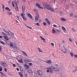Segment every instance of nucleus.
Segmentation results:
<instances>
[{"mask_svg": "<svg viewBox=\"0 0 77 77\" xmlns=\"http://www.w3.org/2000/svg\"><path fill=\"white\" fill-rule=\"evenodd\" d=\"M43 6L44 8H47L48 10H50V11H51V12H53L54 11L53 8L49 5L44 4L43 5Z\"/></svg>", "mask_w": 77, "mask_h": 77, "instance_id": "nucleus-1", "label": "nucleus"}, {"mask_svg": "<svg viewBox=\"0 0 77 77\" xmlns=\"http://www.w3.org/2000/svg\"><path fill=\"white\" fill-rule=\"evenodd\" d=\"M47 69H49L50 70V72H53V71H58L59 70V69L57 67H55L54 66H52L48 68Z\"/></svg>", "mask_w": 77, "mask_h": 77, "instance_id": "nucleus-2", "label": "nucleus"}, {"mask_svg": "<svg viewBox=\"0 0 77 77\" xmlns=\"http://www.w3.org/2000/svg\"><path fill=\"white\" fill-rule=\"evenodd\" d=\"M68 50L64 46L61 47V51H62L63 53H66Z\"/></svg>", "mask_w": 77, "mask_h": 77, "instance_id": "nucleus-3", "label": "nucleus"}, {"mask_svg": "<svg viewBox=\"0 0 77 77\" xmlns=\"http://www.w3.org/2000/svg\"><path fill=\"white\" fill-rule=\"evenodd\" d=\"M25 15H26L24 13H21L20 14V16L22 17L23 20H27V18H26V17L24 16Z\"/></svg>", "mask_w": 77, "mask_h": 77, "instance_id": "nucleus-4", "label": "nucleus"}, {"mask_svg": "<svg viewBox=\"0 0 77 77\" xmlns=\"http://www.w3.org/2000/svg\"><path fill=\"white\" fill-rule=\"evenodd\" d=\"M24 61L26 63H27V62H32V60L30 59H25L24 60Z\"/></svg>", "mask_w": 77, "mask_h": 77, "instance_id": "nucleus-5", "label": "nucleus"}, {"mask_svg": "<svg viewBox=\"0 0 77 77\" xmlns=\"http://www.w3.org/2000/svg\"><path fill=\"white\" fill-rule=\"evenodd\" d=\"M0 64L4 66H5L7 65V64H6V63L5 62H4L2 61L0 62Z\"/></svg>", "mask_w": 77, "mask_h": 77, "instance_id": "nucleus-6", "label": "nucleus"}, {"mask_svg": "<svg viewBox=\"0 0 77 77\" xmlns=\"http://www.w3.org/2000/svg\"><path fill=\"white\" fill-rule=\"evenodd\" d=\"M64 33H66V28L64 26H62L61 27Z\"/></svg>", "mask_w": 77, "mask_h": 77, "instance_id": "nucleus-7", "label": "nucleus"}, {"mask_svg": "<svg viewBox=\"0 0 77 77\" xmlns=\"http://www.w3.org/2000/svg\"><path fill=\"white\" fill-rule=\"evenodd\" d=\"M35 6L38 7V8H39L40 9H43V8L41 7V6H40V5H39V4H38V3H36Z\"/></svg>", "mask_w": 77, "mask_h": 77, "instance_id": "nucleus-8", "label": "nucleus"}, {"mask_svg": "<svg viewBox=\"0 0 77 77\" xmlns=\"http://www.w3.org/2000/svg\"><path fill=\"white\" fill-rule=\"evenodd\" d=\"M38 74L39 75H41L42 74V72L40 70L37 71Z\"/></svg>", "mask_w": 77, "mask_h": 77, "instance_id": "nucleus-9", "label": "nucleus"}, {"mask_svg": "<svg viewBox=\"0 0 77 77\" xmlns=\"http://www.w3.org/2000/svg\"><path fill=\"white\" fill-rule=\"evenodd\" d=\"M38 50L39 53H43V51H42L41 48H38Z\"/></svg>", "mask_w": 77, "mask_h": 77, "instance_id": "nucleus-10", "label": "nucleus"}, {"mask_svg": "<svg viewBox=\"0 0 77 77\" xmlns=\"http://www.w3.org/2000/svg\"><path fill=\"white\" fill-rule=\"evenodd\" d=\"M39 18V14H38L35 17V21H37Z\"/></svg>", "mask_w": 77, "mask_h": 77, "instance_id": "nucleus-11", "label": "nucleus"}, {"mask_svg": "<svg viewBox=\"0 0 77 77\" xmlns=\"http://www.w3.org/2000/svg\"><path fill=\"white\" fill-rule=\"evenodd\" d=\"M15 6L16 7L15 8V9L16 11H18V6L17 3H15Z\"/></svg>", "mask_w": 77, "mask_h": 77, "instance_id": "nucleus-12", "label": "nucleus"}, {"mask_svg": "<svg viewBox=\"0 0 77 77\" xmlns=\"http://www.w3.org/2000/svg\"><path fill=\"white\" fill-rule=\"evenodd\" d=\"M52 33H56V30H55V28L54 27H53L52 29Z\"/></svg>", "mask_w": 77, "mask_h": 77, "instance_id": "nucleus-13", "label": "nucleus"}, {"mask_svg": "<svg viewBox=\"0 0 77 77\" xmlns=\"http://www.w3.org/2000/svg\"><path fill=\"white\" fill-rule=\"evenodd\" d=\"M24 65V66H25V67H26V69H28L29 68V66L27 65V64H26V63Z\"/></svg>", "mask_w": 77, "mask_h": 77, "instance_id": "nucleus-14", "label": "nucleus"}, {"mask_svg": "<svg viewBox=\"0 0 77 77\" xmlns=\"http://www.w3.org/2000/svg\"><path fill=\"white\" fill-rule=\"evenodd\" d=\"M27 15L29 17V18H30L31 19L33 18V17L31 15V14H30V13H28L27 14Z\"/></svg>", "mask_w": 77, "mask_h": 77, "instance_id": "nucleus-15", "label": "nucleus"}, {"mask_svg": "<svg viewBox=\"0 0 77 77\" xmlns=\"http://www.w3.org/2000/svg\"><path fill=\"white\" fill-rule=\"evenodd\" d=\"M5 9L7 11H9L10 12L11 11V9H9V8L8 7H7L5 8Z\"/></svg>", "mask_w": 77, "mask_h": 77, "instance_id": "nucleus-16", "label": "nucleus"}, {"mask_svg": "<svg viewBox=\"0 0 77 77\" xmlns=\"http://www.w3.org/2000/svg\"><path fill=\"white\" fill-rule=\"evenodd\" d=\"M40 37L42 40L44 41L43 42L45 43V39L41 36H40Z\"/></svg>", "mask_w": 77, "mask_h": 77, "instance_id": "nucleus-17", "label": "nucleus"}, {"mask_svg": "<svg viewBox=\"0 0 77 77\" xmlns=\"http://www.w3.org/2000/svg\"><path fill=\"white\" fill-rule=\"evenodd\" d=\"M22 11L23 12H24V11H25V5H23L22 6Z\"/></svg>", "mask_w": 77, "mask_h": 77, "instance_id": "nucleus-18", "label": "nucleus"}, {"mask_svg": "<svg viewBox=\"0 0 77 77\" xmlns=\"http://www.w3.org/2000/svg\"><path fill=\"white\" fill-rule=\"evenodd\" d=\"M45 20L47 21V23L48 24L50 25V21L48 20V19L47 18L45 19Z\"/></svg>", "mask_w": 77, "mask_h": 77, "instance_id": "nucleus-19", "label": "nucleus"}, {"mask_svg": "<svg viewBox=\"0 0 77 77\" xmlns=\"http://www.w3.org/2000/svg\"><path fill=\"white\" fill-rule=\"evenodd\" d=\"M46 63H48V64H51L52 62L51 60H48L46 62Z\"/></svg>", "mask_w": 77, "mask_h": 77, "instance_id": "nucleus-20", "label": "nucleus"}, {"mask_svg": "<svg viewBox=\"0 0 77 77\" xmlns=\"http://www.w3.org/2000/svg\"><path fill=\"white\" fill-rule=\"evenodd\" d=\"M22 52L23 54V55H24V56H27V54H26V53L24 51H22Z\"/></svg>", "mask_w": 77, "mask_h": 77, "instance_id": "nucleus-21", "label": "nucleus"}, {"mask_svg": "<svg viewBox=\"0 0 77 77\" xmlns=\"http://www.w3.org/2000/svg\"><path fill=\"white\" fill-rule=\"evenodd\" d=\"M7 13L9 15H12V12L7 11Z\"/></svg>", "mask_w": 77, "mask_h": 77, "instance_id": "nucleus-22", "label": "nucleus"}, {"mask_svg": "<svg viewBox=\"0 0 77 77\" xmlns=\"http://www.w3.org/2000/svg\"><path fill=\"white\" fill-rule=\"evenodd\" d=\"M4 38L6 40H9V39L7 36H4Z\"/></svg>", "mask_w": 77, "mask_h": 77, "instance_id": "nucleus-23", "label": "nucleus"}, {"mask_svg": "<svg viewBox=\"0 0 77 77\" xmlns=\"http://www.w3.org/2000/svg\"><path fill=\"white\" fill-rule=\"evenodd\" d=\"M75 70H73V71H72L73 72H75V71H77V67H75Z\"/></svg>", "mask_w": 77, "mask_h": 77, "instance_id": "nucleus-24", "label": "nucleus"}, {"mask_svg": "<svg viewBox=\"0 0 77 77\" xmlns=\"http://www.w3.org/2000/svg\"><path fill=\"white\" fill-rule=\"evenodd\" d=\"M70 54L71 57H73V56H74V53H73V52H70Z\"/></svg>", "mask_w": 77, "mask_h": 77, "instance_id": "nucleus-25", "label": "nucleus"}, {"mask_svg": "<svg viewBox=\"0 0 77 77\" xmlns=\"http://www.w3.org/2000/svg\"><path fill=\"white\" fill-rule=\"evenodd\" d=\"M19 74L20 75L21 77H23V74H22V73L21 72H19Z\"/></svg>", "mask_w": 77, "mask_h": 77, "instance_id": "nucleus-26", "label": "nucleus"}, {"mask_svg": "<svg viewBox=\"0 0 77 77\" xmlns=\"http://www.w3.org/2000/svg\"><path fill=\"white\" fill-rule=\"evenodd\" d=\"M25 26H26L28 28V29H32V27H30L29 26H27L26 24H25Z\"/></svg>", "mask_w": 77, "mask_h": 77, "instance_id": "nucleus-27", "label": "nucleus"}, {"mask_svg": "<svg viewBox=\"0 0 77 77\" xmlns=\"http://www.w3.org/2000/svg\"><path fill=\"white\" fill-rule=\"evenodd\" d=\"M69 42H73L72 40V39H71V38H69Z\"/></svg>", "mask_w": 77, "mask_h": 77, "instance_id": "nucleus-28", "label": "nucleus"}, {"mask_svg": "<svg viewBox=\"0 0 77 77\" xmlns=\"http://www.w3.org/2000/svg\"><path fill=\"white\" fill-rule=\"evenodd\" d=\"M61 21H66V19L64 18H62L61 19Z\"/></svg>", "mask_w": 77, "mask_h": 77, "instance_id": "nucleus-29", "label": "nucleus"}, {"mask_svg": "<svg viewBox=\"0 0 77 77\" xmlns=\"http://www.w3.org/2000/svg\"><path fill=\"white\" fill-rule=\"evenodd\" d=\"M18 62L20 63H22L23 62V60L21 59L20 60H18Z\"/></svg>", "mask_w": 77, "mask_h": 77, "instance_id": "nucleus-30", "label": "nucleus"}, {"mask_svg": "<svg viewBox=\"0 0 77 77\" xmlns=\"http://www.w3.org/2000/svg\"><path fill=\"white\" fill-rule=\"evenodd\" d=\"M3 30L6 33H9V32L6 31V30H5V29H3Z\"/></svg>", "mask_w": 77, "mask_h": 77, "instance_id": "nucleus-31", "label": "nucleus"}, {"mask_svg": "<svg viewBox=\"0 0 77 77\" xmlns=\"http://www.w3.org/2000/svg\"><path fill=\"white\" fill-rule=\"evenodd\" d=\"M2 9L3 11H4L5 10V5L3 4H2Z\"/></svg>", "mask_w": 77, "mask_h": 77, "instance_id": "nucleus-32", "label": "nucleus"}, {"mask_svg": "<svg viewBox=\"0 0 77 77\" xmlns=\"http://www.w3.org/2000/svg\"><path fill=\"white\" fill-rule=\"evenodd\" d=\"M0 42L1 43V44H3V45H4L5 44V43L3 42L2 41H1L0 40Z\"/></svg>", "mask_w": 77, "mask_h": 77, "instance_id": "nucleus-33", "label": "nucleus"}, {"mask_svg": "<svg viewBox=\"0 0 77 77\" xmlns=\"http://www.w3.org/2000/svg\"><path fill=\"white\" fill-rule=\"evenodd\" d=\"M2 70H3V68L2 66H0V71H2Z\"/></svg>", "mask_w": 77, "mask_h": 77, "instance_id": "nucleus-34", "label": "nucleus"}, {"mask_svg": "<svg viewBox=\"0 0 77 77\" xmlns=\"http://www.w3.org/2000/svg\"><path fill=\"white\" fill-rule=\"evenodd\" d=\"M28 72H29V73H32V71L31 70V69L29 70L28 71Z\"/></svg>", "mask_w": 77, "mask_h": 77, "instance_id": "nucleus-35", "label": "nucleus"}, {"mask_svg": "<svg viewBox=\"0 0 77 77\" xmlns=\"http://www.w3.org/2000/svg\"><path fill=\"white\" fill-rule=\"evenodd\" d=\"M10 47H13V44H12V43L11 42L10 43Z\"/></svg>", "mask_w": 77, "mask_h": 77, "instance_id": "nucleus-36", "label": "nucleus"}, {"mask_svg": "<svg viewBox=\"0 0 77 77\" xmlns=\"http://www.w3.org/2000/svg\"><path fill=\"white\" fill-rule=\"evenodd\" d=\"M12 4L13 7H14V8H15V5H14V2L13 1L12 2Z\"/></svg>", "mask_w": 77, "mask_h": 77, "instance_id": "nucleus-37", "label": "nucleus"}, {"mask_svg": "<svg viewBox=\"0 0 77 77\" xmlns=\"http://www.w3.org/2000/svg\"><path fill=\"white\" fill-rule=\"evenodd\" d=\"M72 30L73 32H75V29H74V28H72Z\"/></svg>", "mask_w": 77, "mask_h": 77, "instance_id": "nucleus-38", "label": "nucleus"}, {"mask_svg": "<svg viewBox=\"0 0 77 77\" xmlns=\"http://www.w3.org/2000/svg\"><path fill=\"white\" fill-rule=\"evenodd\" d=\"M47 69H48V70H47V72H49V71H50V70L49 69H48L47 68Z\"/></svg>", "mask_w": 77, "mask_h": 77, "instance_id": "nucleus-39", "label": "nucleus"}, {"mask_svg": "<svg viewBox=\"0 0 77 77\" xmlns=\"http://www.w3.org/2000/svg\"><path fill=\"white\" fill-rule=\"evenodd\" d=\"M35 24H36L38 26H39V24L38 23H37L36 24L35 23Z\"/></svg>", "mask_w": 77, "mask_h": 77, "instance_id": "nucleus-40", "label": "nucleus"}, {"mask_svg": "<svg viewBox=\"0 0 77 77\" xmlns=\"http://www.w3.org/2000/svg\"><path fill=\"white\" fill-rule=\"evenodd\" d=\"M53 27H57V25H55V24H54L53 25Z\"/></svg>", "mask_w": 77, "mask_h": 77, "instance_id": "nucleus-41", "label": "nucleus"}, {"mask_svg": "<svg viewBox=\"0 0 77 77\" xmlns=\"http://www.w3.org/2000/svg\"><path fill=\"white\" fill-rule=\"evenodd\" d=\"M43 25H44V26H46L47 24L45 23L44 22L43 23Z\"/></svg>", "mask_w": 77, "mask_h": 77, "instance_id": "nucleus-42", "label": "nucleus"}, {"mask_svg": "<svg viewBox=\"0 0 77 77\" xmlns=\"http://www.w3.org/2000/svg\"><path fill=\"white\" fill-rule=\"evenodd\" d=\"M51 45H52V46H54V44H53V43H51Z\"/></svg>", "mask_w": 77, "mask_h": 77, "instance_id": "nucleus-43", "label": "nucleus"}, {"mask_svg": "<svg viewBox=\"0 0 77 77\" xmlns=\"http://www.w3.org/2000/svg\"><path fill=\"white\" fill-rule=\"evenodd\" d=\"M74 57H75V58H77V55L75 54L74 55Z\"/></svg>", "mask_w": 77, "mask_h": 77, "instance_id": "nucleus-44", "label": "nucleus"}, {"mask_svg": "<svg viewBox=\"0 0 77 77\" xmlns=\"http://www.w3.org/2000/svg\"><path fill=\"white\" fill-rule=\"evenodd\" d=\"M11 35L12 36H14V34L13 33H11Z\"/></svg>", "mask_w": 77, "mask_h": 77, "instance_id": "nucleus-45", "label": "nucleus"}, {"mask_svg": "<svg viewBox=\"0 0 77 77\" xmlns=\"http://www.w3.org/2000/svg\"><path fill=\"white\" fill-rule=\"evenodd\" d=\"M4 71L5 72H7V69L6 68H4Z\"/></svg>", "mask_w": 77, "mask_h": 77, "instance_id": "nucleus-46", "label": "nucleus"}, {"mask_svg": "<svg viewBox=\"0 0 77 77\" xmlns=\"http://www.w3.org/2000/svg\"><path fill=\"white\" fill-rule=\"evenodd\" d=\"M0 73H1V74H2V75H5V74L3 73V72H0Z\"/></svg>", "mask_w": 77, "mask_h": 77, "instance_id": "nucleus-47", "label": "nucleus"}, {"mask_svg": "<svg viewBox=\"0 0 77 77\" xmlns=\"http://www.w3.org/2000/svg\"><path fill=\"white\" fill-rule=\"evenodd\" d=\"M17 23H18V21L17 20H14Z\"/></svg>", "mask_w": 77, "mask_h": 77, "instance_id": "nucleus-48", "label": "nucleus"}, {"mask_svg": "<svg viewBox=\"0 0 77 77\" xmlns=\"http://www.w3.org/2000/svg\"><path fill=\"white\" fill-rule=\"evenodd\" d=\"M33 11L34 12H36L37 11V10H36V9H34Z\"/></svg>", "mask_w": 77, "mask_h": 77, "instance_id": "nucleus-49", "label": "nucleus"}, {"mask_svg": "<svg viewBox=\"0 0 77 77\" xmlns=\"http://www.w3.org/2000/svg\"><path fill=\"white\" fill-rule=\"evenodd\" d=\"M56 31H57V32H60L59 30L58 29H56Z\"/></svg>", "mask_w": 77, "mask_h": 77, "instance_id": "nucleus-50", "label": "nucleus"}, {"mask_svg": "<svg viewBox=\"0 0 77 77\" xmlns=\"http://www.w3.org/2000/svg\"><path fill=\"white\" fill-rule=\"evenodd\" d=\"M2 33L3 34V35H5V36H6V34H5V33H4V32H2Z\"/></svg>", "mask_w": 77, "mask_h": 77, "instance_id": "nucleus-51", "label": "nucleus"}, {"mask_svg": "<svg viewBox=\"0 0 77 77\" xmlns=\"http://www.w3.org/2000/svg\"><path fill=\"white\" fill-rule=\"evenodd\" d=\"M29 65H30V66H31V65H32V63H29Z\"/></svg>", "mask_w": 77, "mask_h": 77, "instance_id": "nucleus-52", "label": "nucleus"}, {"mask_svg": "<svg viewBox=\"0 0 77 77\" xmlns=\"http://www.w3.org/2000/svg\"><path fill=\"white\" fill-rule=\"evenodd\" d=\"M70 16H72L73 15V14L71 13L70 14Z\"/></svg>", "mask_w": 77, "mask_h": 77, "instance_id": "nucleus-53", "label": "nucleus"}, {"mask_svg": "<svg viewBox=\"0 0 77 77\" xmlns=\"http://www.w3.org/2000/svg\"><path fill=\"white\" fill-rule=\"evenodd\" d=\"M17 18H18V19H20V17H19V16H17Z\"/></svg>", "mask_w": 77, "mask_h": 77, "instance_id": "nucleus-54", "label": "nucleus"}, {"mask_svg": "<svg viewBox=\"0 0 77 77\" xmlns=\"http://www.w3.org/2000/svg\"><path fill=\"white\" fill-rule=\"evenodd\" d=\"M62 42L63 43H65V40H62Z\"/></svg>", "mask_w": 77, "mask_h": 77, "instance_id": "nucleus-55", "label": "nucleus"}, {"mask_svg": "<svg viewBox=\"0 0 77 77\" xmlns=\"http://www.w3.org/2000/svg\"><path fill=\"white\" fill-rule=\"evenodd\" d=\"M13 66H14V67H15V66H15V64H13Z\"/></svg>", "mask_w": 77, "mask_h": 77, "instance_id": "nucleus-56", "label": "nucleus"}, {"mask_svg": "<svg viewBox=\"0 0 77 77\" xmlns=\"http://www.w3.org/2000/svg\"><path fill=\"white\" fill-rule=\"evenodd\" d=\"M55 65L56 66H59V65H58V64H55Z\"/></svg>", "mask_w": 77, "mask_h": 77, "instance_id": "nucleus-57", "label": "nucleus"}, {"mask_svg": "<svg viewBox=\"0 0 77 77\" xmlns=\"http://www.w3.org/2000/svg\"><path fill=\"white\" fill-rule=\"evenodd\" d=\"M74 17H75V18H77V15H75V16H74Z\"/></svg>", "mask_w": 77, "mask_h": 77, "instance_id": "nucleus-58", "label": "nucleus"}, {"mask_svg": "<svg viewBox=\"0 0 77 77\" xmlns=\"http://www.w3.org/2000/svg\"><path fill=\"white\" fill-rule=\"evenodd\" d=\"M1 50H2V47L0 46V51H1Z\"/></svg>", "mask_w": 77, "mask_h": 77, "instance_id": "nucleus-59", "label": "nucleus"}, {"mask_svg": "<svg viewBox=\"0 0 77 77\" xmlns=\"http://www.w3.org/2000/svg\"><path fill=\"white\" fill-rule=\"evenodd\" d=\"M17 71H19V69L18 68H17Z\"/></svg>", "mask_w": 77, "mask_h": 77, "instance_id": "nucleus-60", "label": "nucleus"}, {"mask_svg": "<svg viewBox=\"0 0 77 77\" xmlns=\"http://www.w3.org/2000/svg\"><path fill=\"white\" fill-rule=\"evenodd\" d=\"M7 42H9V41H6V42L7 44H8V43Z\"/></svg>", "mask_w": 77, "mask_h": 77, "instance_id": "nucleus-61", "label": "nucleus"}, {"mask_svg": "<svg viewBox=\"0 0 77 77\" xmlns=\"http://www.w3.org/2000/svg\"><path fill=\"white\" fill-rule=\"evenodd\" d=\"M75 44L76 45H77V42H75Z\"/></svg>", "mask_w": 77, "mask_h": 77, "instance_id": "nucleus-62", "label": "nucleus"}, {"mask_svg": "<svg viewBox=\"0 0 77 77\" xmlns=\"http://www.w3.org/2000/svg\"><path fill=\"white\" fill-rule=\"evenodd\" d=\"M0 38H2V36L0 35Z\"/></svg>", "mask_w": 77, "mask_h": 77, "instance_id": "nucleus-63", "label": "nucleus"}, {"mask_svg": "<svg viewBox=\"0 0 77 77\" xmlns=\"http://www.w3.org/2000/svg\"><path fill=\"white\" fill-rule=\"evenodd\" d=\"M8 35H9V36H11V35H10V34H9V33H8Z\"/></svg>", "mask_w": 77, "mask_h": 77, "instance_id": "nucleus-64", "label": "nucleus"}]
</instances>
